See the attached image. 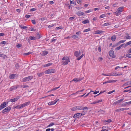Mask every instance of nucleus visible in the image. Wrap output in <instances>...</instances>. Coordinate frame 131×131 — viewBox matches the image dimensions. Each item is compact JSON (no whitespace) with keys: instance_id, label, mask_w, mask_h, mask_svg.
Wrapping results in <instances>:
<instances>
[{"instance_id":"obj_49","label":"nucleus","mask_w":131,"mask_h":131,"mask_svg":"<svg viewBox=\"0 0 131 131\" xmlns=\"http://www.w3.org/2000/svg\"><path fill=\"white\" fill-rule=\"evenodd\" d=\"M32 23L34 25L36 24V21L35 20H32L31 21Z\"/></svg>"},{"instance_id":"obj_63","label":"nucleus","mask_w":131,"mask_h":131,"mask_svg":"<svg viewBox=\"0 0 131 131\" xmlns=\"http://www.w3.org/2000/svg\"><path fill=\"white\" fill-rule=\"evenodd\" d=\"M111 120L110 119H108L107 121H106V122H108V123H110L111 122Z\"/></svg>"},{"instance_id":"obj_6","label":"nucleus","mask_w":131,"mask_h":131,"mask_svg":"<svg viewBox=\"0 0 131 131\" xmlns=\"http://www.w3.org/2000/svg\"><path fill=\"white\" fill-rule=\"evenodd\" d=\"M11 109V107L9 106H8L4 109L2 112L3 113L5 114L6 112H9Z\"/></svg>"},{"instance_id":"obj_1","label":"nucleus","mask_w":131,"mask_h":131,"mask_svg":"<svg viewBox=\"0 0 131 131\" xmlns=\"http://www.w3.org/2000/svg\"><path fill=\"white\" fill-rule=\"evenodd\" d=\"M30 103V102L28 101L26 102L25 103L18 106L15 107V108L17 109H21L25 107V106H28L29 105Z\"/></svg>"},{"instance_id":"obj_36","label":"nucleus","mask_w":131,"mask_h":131,"mask_svg":"<svg viewBox=\"0 0 131 131\" xmlns=\"http://www.w3.org/2000/svg\"><path fill=\"white\" fill-rule=\"evenodd\" d=\"M32 53V52H29L28 53H24V55L25 56H26V55H29V54H31Z\"/></svg>"},{"instance_id":"obj_29","label":"nucleus","mask_w":131,"mask_h":131,"mask_svg":"<svg viewBox=\"0 0 131 131\" xmlns=\"http://www.w3.org/2000/svg\"><path fill=\"white\" fill-rule=\"evenodd\" d=\"M72 37L73 39H75L78 37V36L76 35H73L72 36Z\"/></svg>"},{"instance_id":"obj_44","label":"nucleus","mask_w":131,"mask_h":131,"mask_svg":"<svg viewBox=\"0 0 131 131\" xmlns=\"http://www.w3.org/2000/svg\"><path fill=\"white\" fill-rule=\"evenodd\" d=\"M92 11V10L91 9H89L88 10H87L85 11V13H89L90 12Z\"/></svg>"},{"instance_id":"obj_35","label":"nucleus","mask_w":131,"mask_h":131,"mask_svg":"<svg viewBox=\"0 0 131 131\" xmlns=\"http://www.w3.org/2000/svg\"><path fill=\"white\" fill-rule=\"evenodd\" d=\"M36 37L37 39H39L41 37V36L40 35L39 33L38 32L37 34Z\"/></svg>"},{"instance_id":"obj_19","label":"nucleus","mask_w":131,"mask_h":131,"mask_svg":"<svg viewBox=\"0 0 131 131\" xmlns=\"http://www.w3.org/2000/svg\"><path fill=\"white\" fill-rule=\"evenodd\" d=\"M116 38L115 36L114 35L111 37V39L112 41H114L115 40Z\"/></svg>"},{"instance_id":"obj_37","label":"nucleus","mask_w":131,"mask_h":131,"mask_svg":"<svg viewBox=\"0 0 131 131\" xmlns=\"http://www.w3.org/2000/svg\"><path fill=\"white\" fill-rule=\"evenodd\" d=\"M29 38L30 40H35L36 39V37H34L30 36V37Z\"/></svg>"},{"instance_id":"obj_21","label":"nucleus","mask_w":131,"mask_h":131,"mask_svg":"<svg viewBox=\"0 0 131 131\" xmlns=\"http://www.w3.org/2000/svg\"><path fill=\"white\" fill-rule=\"evenodd\" d=\"M52 63H48L46 64H45V65H44V66H43V67H48V66H50L51 65H52Z\"/></svg>"},{"instance_id":"obj_30","label":"nucleus","mask_w":131,"mask_h":131,"mask_svg":"<svg viewBox=\"0 0 131 131\" xmlns=\"http://www.w3.org/2000/svg\"><path fill=\"white\" fill-rule=\"evenodd\" d=\"M71 110L72 111L77 110V106H75L71 108Z\"/></svg>"},{"instance_id":"obj_57","label":"nucleus","mask_w":131,"mask_h":131,"mask_svg":"<svg viewBox=\"0 0 131 131\" xmlns=\"http://www.w3.org/2000/svg\"><path fill=\"white\" fill-rule=\"evenodd\" d=\"M102 75H105V76H111V75H109L108 74H104V73H102Z\"/></svg>"},{"instance_id":"obj_55","label":"nucleus","mask_w":131,"mask_h":131,"mask_svg":"<svg viewBox=\"0 0 131 131\" xmlns=\"http://www.w3.org/2000/svg\"><path fill=\"white\" fill-rule=\"evenodd\" d=\"M21 46V45L20 44H18L16 45V47L17 48H19Z\"/></svg>"},{"instance_id":"obj_50","label":"nucleus","mask_w":131,"mask_h":131,"mask_svg":"<svg viewBox=\"0 0 131 131\" xmlns=\"http://www.w3.org/2000/svg\"><path fill=\"white\" fill-rule=\"evenodd\" d=\"M125 43L123 44L120 45L118 47L120 49L121 48V47L124 45H125Z\"/></svg>"},{"instance_id":"obj_40","label":"nucleus","mask_w":131,"mask_h":131,"mask_svg":"<svg viewBox=\"0 0 131 131\" xmlns=\"http://www.w3.org/2000/svg\"><path fill=\"white\" fill-rule=\"evenodd\" d=\"M98 112H100L102 114H104V111L102 110H100L99 111H97Z\"/></svg>"},{"instance_id":"obj_45","label":"nucleus","mask_w":131,"mask_h":131,"mask_svg":"<svg viewBox=\"0 0 131 131\" xmlns=\"http://www.w3.org/2000/svg\"><path fill=\"white\" fill-rule=\"evenodd\" d=\"M117 73L116 72H115L112 74V75L114 76H117Z\"/></svg>"},{"instance_id":"obj_38","label":"nucleus","mask_w":131,"mask_h":131,"mask_svg":"<svg viewBox=\"0 0 131 131\" xmlns=\"http://www.w3.org/2000/svg\"><path fill=\"white\" fill-rule=\"evenodd\" d=\"M126 56L127 57L131 58V54H127L126 55Z\"/></svg>"},{"instance_id":"obj_39","label":"nucleus","mask_w":131,"mask_h":131,"mask_svg":"<svg viewBox=\"0 0 131 131\" xmlns=\"http://www.w3.org/2000/svg\"><path fill=\"white\" fill-rule=\"evenodd\" d=\"M54 125V124L53 123H51L49 125L47 126V127H50L51 126H52Z\"/></svg>"},{"instance_id":"obj_31","label":"nucleus","mask_w":131,"mask_h":131,"mask_svg":"<svg viewBox=\"0 0 131 131\" xmlns=\"http://www.w3.org/2000/svg\"><path fill=\"white\" fill-rule=\"evenodd\" d=\"M44 75V73L43 72H41L40 73H38L37 75L39 77H41L42 75Z\"/></svg>"},{"instance_id":"obj_15","label":"nucleus","mask_w":131,"mask_h":131,"mask_svg":"<svg viewBox=\"0 0 131 131\" xmlns=\"http://www.w3.org/2000/svg\"><path fill=\"white\" fill-rule=\"evenodd\" d=\"M76 14L78 16L82 15L84 14V13L81 11L77 12L76 13Z\"/></svg>"},{"instance_id":"obj_14","label":"nucleus","mask_w":131,"mask_h":131,"mask_svg":"<svg viewBox=\"0 0 131 131\" xmlns=\"http://www.w3.org/2000/svg\"><path fill=\"white\" fill-rule=\"evenodd\" d=\"M126 40H121L119 41L115 45V46H114V45H113V47H114L115 46H116L119 45L121 43H123Z\"/></svg>"},{"instance_id":"obj_10","label":"nucleus","mask_w":131,"mask_h":131,"mask_svg":"<svg viewBox=\"0 0 131 131\" xmlns=\"http://www.w3.org/2000/svg\"><path fill=\"white\" fill-rule=\"evenodd\" d=\"M7 103L6 102H3L2 104H1L0 106V108L1 110L6 107L7 106Z\"/></svg>"},{"instance_id":"obj_4","label":"nucleus","mask_w":131,"mask_h":131,"mask_svg":"<svg viewBox=\"0 0 131 131\" xmlns=\"http://www.w3.org/2000/svg\"><path fill=\"white\" fill-rule=\"evenodd\" d=\"M33 77L32 76H29L28 77L25 78L23 79V82H25L31 80L33 78Z\"/></svg>"},{"instance_id":"obj_62","label":"nucleus","mask_w":131,"mask_h":131,"mask_svg":"<svg viewBox=\"0 0 131 131\" xmlns=\"http://www.w3.org/2000/svg\"><path fill=\"white\" fill-rule=\"evenodd\" d=\"M81 34V31H78L76 32V34L77 35H79V34Z\"/></svg>"},{"instance_id":"obj_23","label":"nucleus","mask_w":131,"mask_h":131,"mask_svg":"<svg viewBox=\"0 0 131 131\" xmlns=\"http://www.w3.org/2000/svg\"><path fill=\"white\" fill-rule=\"evenodd\" d=\"M48 53V52L47 51H44L42 52V55L45 56L47 55Z\"/></svg>"},{"instance_id":"obj_51","label":"nucleus","mask_w":131,"mask_h":131,"mask_svg":"<svg viewBox=\"0 0 131 131\" xmlns=\"http://www.w3.org/2000/svg\"><path fill=\"white\" fill-rule=\"evenodd\" d=\"M125 43L123 44L120 45L118 47L120 49L121 48V47L124 45H125Z\"/></svg>"},{"instance_id":"obj_22","label":"nucleus","mask_w":131,"mask_h":131,"mask_svg":"<svg viewBox=\"0 0 131 131\" xmlns=\"http://www.w3.org/2000/svg\"><path fill=\"white\" fill-rule=\"evenodd\" d=\"M89 21L88 19H86L84 21H83L82 22V23L84 24H86V23H89Z\"/></svg>"},{"instance_id":"obj_54","label":"nucleus","mask_w":131,"mask_h":131,"mask_svg":"<svg viewBox=\"0 0 131 131\" xmlns=\"http://www.w3.org/2000/svg\"><path fill=\"white\" fill-rule=\"evenodd\" d=\"M82 110H88V107H83V109H82Z\"/></svg>"},{"instance_id":"obj_24","label":"nucleus","mask_w":131,"mask_h":131,"mask_svg":"<svg viewBox=\"0 0 131 131\" xmlns=\"http://www.w3.org/2000/svg\"><path fill=\"white\" fill-rule=\"evenodd\" d=\"M131 44V41L127 42L124 46V48H125L128 45H129Z\"/></svg>"},{"instance_id":"obj_17","label":"nucleus","mask_w":131,"mask_h":131,"mask_svg":"<svg viewBox=\"0 0 131 131\" xmlns=\"http://www.w3.org/2000/svg\"><path fill=\"white\" fill-rule=\"evenodd\" d=\"M103 32V31L102 30H98L95 31V34H102Z\"/></svg>"},{"instance_id":"obj_26","label":"nucleus","mask_w":131,"mask_h":131,"mask_svg":"<svg viewBox=\"0 0 131 131\" xmlns=\"http://www.w3.org/2000/svg\"><path fill=\"white\" fill-rule=\"evenodd\" d=\"M77 109V110H82L83 109V107L82 106H76Z\"/></svg>"},{"instance_id":"obj_47","label":"nucleus","mask_w":131,"mask_h":131,"mask_svg":"<svg viewBox=\"0 0 131 131\" xmlns=\"http://www.w3.org/2000/svg\"><path fill=\"white\" fill-rule=\"evenodd\" d=\"M103 60V58L102 57H100L98 58V60L99 61H101Z\"/></svg>"},{"instance_id":"obj_59","label":"nucleus","mask_w":131,"mask_h":131,"mask_svg":"<svg viewBox=\"0 0 131 131\" xmlns=\"http://www.w3.org/2000/svg\"><path fill=\"white\" fill-rule=\"evenodd\" d=\"M99 91H96L94 92L93 93V94H97V93H99Z\"/></svg>"},{"instance_id":"obj_64","label":"nucleus","mask_w":131,"mask_h":131,"mask_svg":"<svg viewBox=\"0 0 131 131\" xmlns=\"http://www.w3.org/2000/svg\"><path fill=\"white\" fill-rule=\"evenodd\" d=\"M127 18L128 19H131V15H130L128 16Z\"/></svg>"},{"instance_id":"obj_25","label":"nucleus","mask_w":131,"mask_h":131,"mask_svg":"<svg viewBox=\"0 0 131 131\" xmlns=\"http://www.w3.org/2000/svg\"><path fill=\"white\" fill-rule=\"evenodd\" d=\"M10 91H12L13 90H15L16 89V88H15V86H12L10 88Z\"/></svg>"},{"instance_id":"obj_60","label":"nucleus","mask_w":131,"mask_h":131,"mask_svg":"<svg viewBox=\"0 0 131 131\" xmlns=\"http://www.w3.org/2000/svg\"><path fill=\"white\" fill-rule=\"evenodd\" d=\"M39 19L42 21H43L45 20V17H43L40 18Z\"/></svg>"},{"instance_id":"obj_46","label":"nucleus","mask_w":131,"mask_h":131,"mask_svg":"<svg viewBox=\"0 0 131 131\" xmlns=\"http://www.w3.org/2000/svg\"><path fill=\"white\" fill-rule=\"evenodd\" d=\"M90 28H88L87 29H85L84 31V32H86L90 31Z\"/></svg>"},{"instance_id":"obj_13","label":"nucleus","mask_w":131,"mask_h":131,"mask_svg":"<svg viewBox=\"0 0 131 131\" xmlns=\"http://www.w3.org/2000/svg\"><path fill=\"white\" fill-rule=\"evenodd\" d=\"M19 98V96H18L14 99H10V101L12 102H14L17 101Z\"/></svg>"},{"instance_id":"obj_20","label":"nucleus","mask_w":131,"mask_h":131,"mask_svg":"<svg viewBox=\"0 0 131 131\" xmlns=\"http://www.w3.org/2000/svg\"><path fill=\"white\" fill-rule=\"evenodd\" d=\"M79 53V52H78V51H75L74 54V56L76 57L79 56L80 55V54Z\"/></svg>"},{"instance_id":"obj_7","label":"nucleus","mask_w":131,"mask_h":131,"mask_svg":"<svg viewBox=\"0 0 131 131\" xmlns=\"http://www.w3.org/2000/svg\"><path fill=\"white\" fill-rule=\"evenodd\" d=\"M55 72V70L53 69H48L45 71V73L46 74H49V73H54Z\"/></svg>"},{"instance_id":"obj_16","label":"nucleus","mask_w":131,"mask_h":131,"mask_svg":"<svg viewBox=\"0 0 131 131\" xmlns=\"http://www.w3.org/2000/svg\"><path fill=\"white\" fill-rule=\"evenodd\" d=\"M16 77V74H11L9 77L10 79H14Z\"/></svg>"},{"instance_id":"obj_8","label":"nucleus","mask_w":131,"mask_h":131,"mask_svg":"<svg viewBox=\"0 0 131 131\" xmlns=\"http://www.w3.org/2000/svg\"><path fill=\"white\" fill-rule=\"evenodd\" d=\"M59 100V99H56L53 101L49 102L48 103V105H51L55 104Z\"/></svg>"},{"instance_id":"obj_11","label":"nucleus","mask_w":131,"mask_h":131,"mask_svg":"<svg viewBox=\"0 0 131 131\" xmlns=\"http://www.w3.org/2000/svg\"><path fill=\"white\" fill-rule=\"evenodd\" d=\"M109 54L110 56L111 57L114 58V52L112 50H110L109 52Z\"/></svg>"},{"instance_id":"obj_12","label":"nucleus","mask_w":131,"mask_h":131,"mask_svg":"<svg viewBox=\"0 0 131 131\" xmlns=\"http://www.w3.org/2000/svg\"><path fill=\"white\" fill-rule=\"evenodd\" d=\"M82 78H76L73 79L71 81H74L75 82L80 81L82 80Z\"/></svg>"},{"instance_id":"obj_32","label":"nucleus","mask_w":131,"mask_h":131,"mask_svg":"<svg viewBox=\"0 0 131 131\" xmlns=\"http://www.w3.org/2000/svg\"><path fill=\"white\" fill-rule=\"evenodd\" d=\"M124 39H130V37L129 36H126L124 37Z\"/></svg>"},{"instance_id":"obj_5","label":"nucleus","mask_w":131,"mask_h":131,"mask_svg":"<svg viewBox=\"0 0 131 131\" xmlns=\"http://www.w3.org/2000/svg\"><path fill=\"white\" fill-rule=\"evenodd\" d=\"M85 114V113H78L74 115L73 117L74 118H78L80 117L82 115H84Z\"/></svg>"},{"instance_id":"obj_34","label":"nucleus","mask_w":131,"mask_h":131,"mask_svg":"<svg viewBox=\"0 0 131 131\" xmlns=\"http://www.w3.org/2000/svg\"><path fill=\"white\" fill-rule=\"evenodd\" d=\"M60 86H59L58 87H55V88H54L52 89L50 91H49L48 92H49L50 91H52L55 90H57V89L59 88H60Z\"/></svg>"},{"instance_id":"obj_33","label":"nucleus","mask_w":131,"mask_h":131,"mask_svg":"<svg viewBox=\"0 0 131 131\" xmlns=\"http://www.w3.org/2000/svg\"><path fill=\"white\" fill-rule=\"evenodd\" d=\"M84 56V54H82L80 57L77 58V60H80L81 58H82Z\"/></svg>"},{"instance_id":"obj_9","label":"nucleus","mask_w":131,"mask_h":131,"mask_svg":"<svg viewBox=\"0 0 131 131\" xmlns=\"http://www.w3.org/2000/svg\"><path fill=\"white\" fill-rule=\"evenodd\" d=\"M128 109H129L128 108H118V109H117L115 111L116 112H119L123 111L124 110H128Z\"/></svg>"},{"instance_id":"obj_61","label":"nucleus","mask_w":131,"mask_h":131,"mask_svg":"<svg viewBox=\"0 0 131 131\" xmlns=\"http://www.w3.org/2000/svg\"><path fill=\"white\" fill-rule=\"evenodd\" d=\"M96 103H97V102H96V101L93 102L91 103V104H94Z\"/></svg>"},{"instance_id":"obj_42","label":"nucleus","mask_w":131,"mask_h":131,"mask_svg":"<svg viewBox=\"0 0 131 131\" xmlns=\"http://www.w3.org/2000/svg\"><path fill=\"white\" fill-rule=\"evenodd\" d=\"M56 25V24H51V25H50L49 26H48V27L49 28H50L51 27H52L53 26H54L55 25Z\"/></svg>"},{"instance_id":"obj_41","label":"nucleus","mask_w":131,"mask_h":131,"mask_svg":"<svg viewBox=\"0 0 131 131\" xmlns=\"http://www.w3.org/2000/svg\"><path fill=\"white\" fill-rule=\"evenodd\" d=\"M16 68L17 69H18L19 68V66L18 64L16 63L15 64Z\"/></svg>"},{"instance_id":"obj_28","label":"nucleus","mask_w":131,"mask_h":131,"mask_svg":"<svg viewBox=\"0 0 131 131\" xmlns=\"http://www.w3.org/2000/svg\"><path fill=\"white\" fill-rule=\"evenodd\" d=\"M0 57H2L3 59H5V58H6L7 57L5 55L0 53Z\"/></svg>"},{"instance_id":"obj_52","label":"nucleus","mask_w":131,"mask_h":131,"mask_svg":"<svg viewBox=\"0 0 131 131\" xmlns=\"http://www.w3.org/2000/svg\"><path fill=\"white\" fill-rule=\"evenodd\" d=\"M30 16V15H26L25 17L26 18H28Z\"/></svg>"},{"instance_id":"obj_56","label":"nucleus","mask_w":131,"mask_h":131,"mask_svg":"<svg viewBox=\"0 0 131 131\" xmlns=\"http://www.w3.org/2000/svg\"><path fill=\"white\" fill-rule=\"evenodd\" d=\"M105 15L104 14H103V15H101L100 16V17L101 18H103L104 17H105Z\"/></svg>"},{"instance_id":"obj_2","label":"nucleus","mask_w":131,"mask_h":131,"mask_svg":"<svg viewBox=\"0 0 131 131\" xmlns=\"http://www.w3.org/2000/svg\"><path fill=\"white\" fill-rule=\"evenodd\" d=\"M62 60L63 61L62 62V63L64 65H67L69 62H70L69 58L67 57H64L62 59Z\"/></svg>"},{"instance_id":"obj_58","label":"nucleus","mask_w":131,"mask_h":131,"mask_svg":"<svg viewBox=\"0 0 131 131\" xmlns=\"http://www.w3.org/2000/svg\"><path fill=\"white\" fill-rule=\"evenodd\" d=\"M1 44H6V42L5 41H3L1 42Z\"/></svg>"},{"instance_id":"obj_3","label":"nucleus","mask_w":131,"mask_h":131,"mask_svg":"<svg viewBox=\"0 0 131 131\" xmlns=\"http://www.w3.org/2000/svg\"><path fill=\"white\" fill-rule=\"evenodd\" d=\"M124 7L123 6L121 7H119L117 9V11L115 12L117 16H118L120 14L119 13L121 12L123 10V9Z\"/></svg>"},{"instance_id":"obj_18","label":"nucleus","mask_w":131,"mask_h":131,"mask_svg":"<svg viewBox=\"0 0 131 131\" xmlns=\"http://www.w3.org/2000/svg\"><path fill=\"white\" fill-rule=\"evenodd\" d=\"M124 100V99L119 100H118L116 102H115L114 103L117 104L120 103L122 101Z\"/></svg>"},{"instance_id":"obj_48","label":"nucleus","mask_w":131,"mask_h":131,"mask_svg":"<svg viewBox=\"0 0 131 131\" xmlns=\"http://www.w3.org/2000/svg\"><path fill=\"white\" fill-rule=\"evenodd\" d=\"M36 9L35 8H33L31 9L30 10V11L33 12L36 10Z\"/></svg>"},{"instance_id":"obj_53","label":"nucleus","mask_w":131,"mask_h":131,"mask_svg":"<svg viewBox=\"0 0 131 131\" xmlns=\"http://www.w3.org/2000/svg\"><path fill=\"white\" fill-rule=\"evenodd\" d=\"M75 18L74 17H71L69 18V19L70 20H72L73 19Z\"/></svg>"},{"instance_id":"obj_43","label":"nucleus","mask_w":131,"mask_h":131,"mask_svg":"<svg viewBox=\"0 0 131 131\" xmlns=\"http://www.w3.org/2000/svg\"><path fill=\"white\" fill-rule=\"evenodd\" d=\"M43 6V4H39L38 5V7L41 8Z\"/></svg>"},{"instance_id":"obj_27","label":"nucleus","mask_w":131,"mask_h":131,"mask_svg":"<svg viewBox=\"0 0 131 131\" xmlns=\"http://www.w3.org/2000/svg\"><path fill=\"white\" fill-rule=\"evenodd\" d=\"M111 24L110 23H105L103 25V26H107L108 25H110Z\"/></svg>"}]
</instances>
